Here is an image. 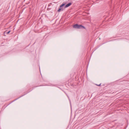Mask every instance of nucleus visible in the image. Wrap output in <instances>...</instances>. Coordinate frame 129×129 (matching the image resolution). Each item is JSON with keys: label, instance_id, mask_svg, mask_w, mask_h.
Returning <instances> with one entry per match:
<instances>
[{"label": "nucleus", "instance_id": "nucleus-3", "mask_svg": "<svg viewBox=\"0 0 129 129\" xmlns=\"http://www.w3.org/2000/svg\"><path fill=\"white\" fill-rule=\"evenodd\" d=\"M72 4V3H70L67 4L65 6V8H67L69 6H70V5H71Z\"/></svg>", "mask_w": 129, "mask_h": 129}, {"label": "nucleus", "instance_id": "nucleus-1", "mask_svg": "<svg viewBox=\"0 0 129 129\" xmlns=\"http://www.w3.org/2000/svg\"><path fill=\"white\" fill-rule=\"evenodd\" d=\"M73 27L75 28L78 29H85V27L82 25H78V24H76L74 25Z\"/></svg>", "mask_w": 129, "mask_h": 129}, {"label": "nucleus", "instance_id": "nucleus-9", "mask_svg": "<svg viewBox=\"0 0 129 129\" xmlns=\"http://www.w3.org/2000/svg\"><path fill=\"white\" fill-rule=\"evenodd\" d=\"M13 101L12 102V103L13 102Z\"/></svg>", "mask_w": 129, "mask_h": 129}, {"label": "nucleus", "instance_id": "nucleus-4", "mask_svg": "<svg viewBox=\"0 0 129 129\" xmlns=\"http://www.w3.org/2000/svg\"><path fill=\"white\" fill-rule=\"evenodd\" d=\"M22 95L21 96H20L19 97H18V98H17V99H16L14 100V101H15L16 100H17L18 99H19V98H20L22 96H23V95Z\"/></svg>", "mask_w": 129, "mask_h": 129}, {"label": "nucleus", "instance_id": "nucleus-8", "mask_svg": "<svg viewBox=\"0 0 129 129\" xmlns=\"http://www.w3.org/2000/svg\"><path fill=\"white\" fill-rule=\"evenodd\" d=\"M49 9V8H48V10H50V9Z\"/></svg>", "mask_w": 129, "mask_h": 129}, {"label": "nucleus", "instance_id": "nucleus-6", "mask_svg": "<svg viewBox=\"0 0 129 129\" xmlns=\"http://www.w3.org/2000/svg\"><path fill=\"white\" fill-rule=\"evenodd\" d=\"M101 84V83H100V84H99V85H98V84H96V85H97L98 86H100Z\"/></svg>", "mask_w": 129, "mask_h": 129}, {"label": "nucleus", "instance_id": "nucleus-2", "mask_svg": "<svg viewBox=\"0 0 129 129\" xmlns=\"http://www.w3.org/2000/svg\"><path fill=\"white\" fill-rule=\"evenodd\" d=\"M65 5V3H62L59 7V8L57 10L58 12H60L61 11H63V9L62 8V7L64 6Z\"/></svg>", "mask_w": 129, "mask_h": 129}, {"label": "nucleus", "instance_id": "nucleus-7", "mask_svg": "<svg viewBox=\"0 0 129 129\" xmlns=\"http://www.w3.org/2000/svg\"><path fill=\"white\" fill-rule=\"evenodd\" d=\"M51 5V4H49L48 5V7H49V6H50Z\"/></svg>", "mask_w": 129, "mask_h": 129}, {"label": "nucleus", "instance_id": "nucleus-5", "mask_svg": "<svg viewBox=\"0 0 129 129\" xmlns=\"http://www.w3.org/2000/svg\"><path fill=\"white\" fill-rule=\"evenodd\" d=\"M10 30L9 31H8L6 33L7 34H9L10 33Z\"/></svg>", "mask_w": 129, "mask_h": 129}]
</instances>
